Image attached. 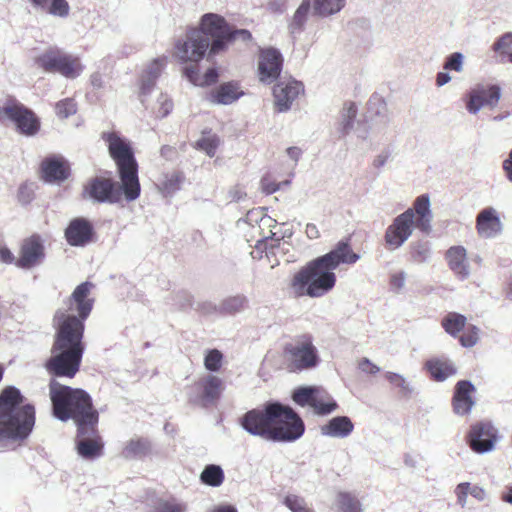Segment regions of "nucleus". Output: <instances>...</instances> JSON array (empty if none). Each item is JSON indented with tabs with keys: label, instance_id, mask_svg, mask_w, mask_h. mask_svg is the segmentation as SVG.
I'll list each match as a JSON object with an SVG mask.
<instances>
[{
	"label": "nucleus",
	"instance_id": "nucleus-63",
	"mask_svg": "<svg viewBox=\"0 0 512 512\" xmlns=\"http://www.w3.org/2000/svg\"><path fill=\"white\" fill-rule=\"evenodd\" d=\"M450 76L448 73L446 72H439L437 74V77H436V84L438 86H443L445 85L446 83H448L450 81Z\"/></svg>",
	"mask_w": 512,
	"mask_h": 512
},
{
	"label": "nucleus",
	"instance_id": "nucleus-14",
	"mask_svg": "<svg viewBox=\"0 0 512 512\" xmlns=\"http://www.w3.org/2000/svg\"><path fill=\"white\" fill-rule=\"evenodd\" d=\"M292 399L302 407L310 406L318 415L329 414L337 408L331 395L318 386L300 387L293 392Z\"/></svg>",
	"mask_w": 512,
	"mask_h": 512
},
{
	"label": "nucleus",
	"instance_id": "nucleus-7",
	"mask_svg": "<svg viewBox=\"0 0 512 512\" xmlns=\"http://www.w3.org/2000/svg\"><path fill=\"white\" fill-rule=\"evenodd\" d=\"M281 360L285 369L292 373L315 368L320 357L312 335L304 333L286 342L282 348Z\"/></svg>",
	"mask_w": 512,
	"mask_h": 512
},
{
	"label": "nucleus",
	"instance_id": "nucleus-6",
	"mask_svg": "<svg viewBox=\"0 0 512 512\" xmlns=\"http://www.w3.org/2000/svg\"><path fill=\"white\" fill-rule=\"evenodd\" d=\"M431 212L427 195L416 198L413 207L398 215L385 232V243L390 250L399 248L417 228L422 232L430 231Z\"/></svg>",
	"mask_w": 512,
	"mask_h": 512
},
{
	"label": "nucleus",
	"instance_id": "nucleus-25",
	"mask_svg": "<svg viewBox=\"0 0 512 512\" xmlns=\"http://www.w3.org/2000/svg\"><path fill=\"white\" fill-rule=\"evenodd\" d=\"M198 30L205 37H215L231 32V27L223 16L215 13H206L201 17Z\"/></svg>",
	"mask_w": 512,
	"mask_h": 512
},
{
	"label": "nucleus",
	"instance_id": "nucleus-21",
	"mask_svg": "<svg viewBox=\"0 0 512 512\" xmlns=\"http://www.w3.org/2000/svg\"><path fill=\"white\" fill-rule=\"evenodd\" d=\"M500 95V88L497 85L478 86L469 92L466 108L474 114L484 106L493 108L498 104Z\"/></svg>",
	"mask_w": 512,
	"mask_h": 512
},
{
	"label": "nucleus",
	"instance_id": "nucleus-46",
	"mask_svg": "<svg viewBox=\"0 0 512 512\" xmlns=\"http://www.w3.org/2000/svg\"><path fill=\"white\" fill-rule=\"evenodd\" d=\"M56 114L60 118H68L77 111V104L72 98L60 100L55 106Z\"/></svg>",
	"mask_w": 512,
	"mask_h": 512
},
{
	"label": "nucleus",
	"instance_id": "nucleus-61",
	"mask_svg": "<svg viewBox=\"0 0 512 512\" xmlns=\"http://www.w3.org/2000/svg\"><path fill=\"white\" fill-rule=\"evenodd\" d=\"M503 170L506 177L512 182V150L510 151L508 158L503 162Z\"/></svg>",
	"mask_w": 512,
	"mask_h": 512
},
{
	"label": "nucleus",
	"instance_id": "nucleus-47",
	"mask_svg": "<svg viewBox=\"0 0 512 512\" xmlns=\"http://www.w3.org/2000/svg\"><path fill=\"white\" fill-rule=\"evenodd\" d=\"M495 51L500 55L507 57L508 61L512 63V33H507L502 36L495 44Z\"/></svg>",
	"mask_w": 512,
	"mask_h": 512
},
{
	"label": "nucleus",
	"instance_id": "nucleus-60",
	"mask_svg": "<svg viewBox=\"0 0 512 512\" xmlns=\"http://www.w3.org/2000/svg\"><path fill=\"white\" fill-rule=\"evenodd\" d=\"M469 494L479 501L484 500L486 496L485 490L482 487L476 485H470Z\"/></svg>",
	"mask_w": 512,
	"mask_h": 512
},
{
	"label": "nucleus",
	"instance_id": "nucleus-18",
	"mask_svg": "<svg viewBox=\"0 0 512 512\" xmlns=\"http://www.w3.org/2000/svg\"><path fill=\"white\" fill-rule=\"evenodd\" d=\"M39 173L44 182L62 183L70 177L71 167L62 155H50L41 161Z\"/></svg>",
	"mask_w": 512,
	"mask_h": 512
},
{
	"label": "nucleus",
	"instance_id": "nucleus-35",
	"mask_svg": "<svg viewBox=\"0 0 512 512\" xmlns=\"http://www.w3.org/2000/svg\"><path fill=\"white\" fill-rule=\"evenodd\" d=\"M336 507L338 512H362L359 499L354 494L345 491L337 493Z\"/></svg>",
	"mask_w": 512,
	"mask_h": 512
},
{
	"label": "nucleus",
	"instance_id": "nucleus-12",
	"mask_svg": "<svg viewBox=\"0 0 512 512\" xmlns=\"http://www.w3.org/2000/svg\"><path fill=\"white\" fill-rule=\"evenodd\" d=\"M36 64L46 72H57L66 78H76L83 71L79 57L51 48L35 59Z\"/></svg>",
	"mask_w": 512,
	"mask_h": 512
},
{
	"label": "nucleus",
	"instance_id": "nucleus-37",
	"mask_svg": "<svg viewBox=\"0 0 512 512\" xmlns=\"http://www.w3.org/2000/svg\"><path fill=\"white\" fill-rule=\"evenodd\" d=\"M442 327L453 337L466 327V317L455 312L448 313L442 320Z\"/></svg>",
	"mask_w": 512,
	"mask_h": 512
},
{
	"label": "nucleus",
	"instance_id": "nucleus-34",
	"mask_svg": "<svg viewBox=\"0 0 512 512\" xmlns=\"http://www.w3.org/2000/svg\"><path fill=\"white\" fill-rule=\"evenodd\" d=\"M167 58L160 57L154 59L149 65L148 69L145 71V78L141 85V91L143 94H146L150 91V89L154 86L155 80L160 75L162 69L166 65Z\"/></svg>",
	"mask_w": 512,
	"mask_h": 512
},
{
	"label": "nucleus",
	"instance_id": "nucleus-30",
	"mask_svg": "<svg viewBox=\"0 0 512 512\" xmlns=\"http://www.w3.org/2000/svg\"><path fill=\"white\" fill-rule=\"evenodd\" d=\"M184 74L194 85L198 86H209L217 82L218 72L215 68L208 69L205 74L201 77L199 75L198 64L186 67Z\"/></svg>",
	"mask_w": 512,
	"mask_h": 512
},
{
	"label": "nucleus",
	"instance_id": "nucleus-57",
	"mask_svg": "<svg viewBox=\"0 0 512 512\" xmlns=\"http://www.w3.org/2000/svg\"><path fill=\"white\" fill-rule=\"evenodd\" d=\"M231 33L233 34V41L236 39H241L242 41L248 42L252 40V34L249 30L246 29H232Z\"/></svg>",
	"mask_w": 512,
	"mask_h": 512
},
{
	"label": "nucleus",
	"instance_id": "nucleus-53",
	"mask_svg": "<svg viewBox=\"0 0 512 512\" xmlns=\"http://www.w3.org/2000/svg\"><path fill=\"white\" fill-rule=\"evenodd\" d=\"M385 378L387 381H389V383L399 388L402 392H406L408 390L407 383L401 375L393 372H387L385 374Z\"/></svg>",
	"mask_w": 512,
	"mask_h": 512
},
{
	"label": "nucleus",
	"instance_id": "nucleus-11",
	"mask_svg": "<svg viewBox=\"0 0 512 512\" xmlns=\"http://www.w3.org/2000/svg\"><path fill=\"white\" fill-rule=\"evenodd\" d=\"M223 390V381L218 376L207 374L192 384L187 401L192 406L206 409L217 404Z\"/></svg>",
	"mask_w": 512,
	"mask_h": 512
},
{
	"label": "nucleus",
	"instance_id": "nucleus-58",
	"mask_svg": "<svg viewBox=\"0 0 512 512\" xmlns=\"http://www.w3.org/2000/svg\"><path fill=\"white\" fill-rule=\"evenodd\" d=\"M405 275L403 272L396 273L391 276V285L397 290L401 289L404 286Z\"/></svg>",
	"mask_w": 512,
	"mask_h": 512
},
{
	"label": "nucleus",
	"instance_id": "nucleus-59",
	"mask_svg": "<svg viewBox=\"0 0 512 512\" xmlns=\"http://www.w3.org/2000/svg\"><path fill=\"white\" fill-rule=\"evenodd\" d=\"M0 260L7 264H11L16 261L12 252L6 247L0 248Z\"/></svg>",
	"mask_w": 512,
	"mask_h": 512
},
{
	"label": "nucleus",
	"instance_id": "nucleus-9",
	"mask_svg": "<svg viewBox=\"0 0 512 512\" xmlns=\"http://www.w3.org/2000/svg\"><path fill=\"white\" fill-rule=\"evenodd\" d=\"M7 119L20 135L36 136L41 130V120L37 114L21 102L13 99L0 106V120Z\"/></svg>",
	"mask_w": 512,
	"mask_h": 512
},
{
	"label": "nucleus",
	"instance_id": "nucleus-23",
	"mask_svg": "<svg viewBox=\"0 0 512 512\" xmlns=\"http://www.w3.org/2000/svg\"><path fill=\"white\" fill-rule=\"evenodd\" d=\"M502 224L496 210L487 207L480 211L476 218V230L479 236L491 238L500 233Z\"/></svg>",
	"mask_w": 512,
	"mask_h": 512
},
{
	"label": "nucleus",
	"instance_id": "nucleus-44",
	"mask_svg": "<svg viewBox=\"0 0 512 512\" xmlns=\"http://www.w3.org/2000/svg\"><path fill=\"white\" fill-rule=\"evenodd\" d=\"M284 504L292 512H315L311 507L308 506L305 499L298 495H294V494L287 495L285 497Z\"/></svg>",
	"mask_w": 512,
	"mask_h": 512
},
{
	"label": "nucleus",
	"instance_id": "nucleus-50",
	"mask_svg": "<svg viewBox=\"0 0 512 512\" xmlns=\"http://www.w3.org/2000/svg\"><path fill=\"white\" fill-rule=\"evenodd\" d=\"M34 198V189L31 183H23L20 185L17 193V199L22 204H28Z\"/></svg>",
	"mask_w": 512,
	"mask_h": 512
},
{
	"label": "nucleus",
	"instance_id": "nucleus-55",
	"mask_svg": "<svg viewBox=\"0 0 512 512\" xmlns=\"http://www.w3.org/2000/svg\"><path fill=\"white\" fill-rule=\"evenodd\" d=\"M358 367L362 372L367 374H376L380 371V368L368 358H362L358 363Z\"/></svg>",
	"mask_w": 512,
	"mask_h": 512
},
{
	"label": "nucleus",
	"instance_id": "nucleus-27",
	"mask_svg": "<svg viewBox=\"0 0 512 512\" xmlns=\"http://www.w3.org/2000/svg\"><path fill=\"white\" fill-rule=\"evenodd\" d=\"M77 437L81 438L77 442V451L82 457L93 459L102 455L103 443L97 429L94 435L79 436L77 434Z\"/></svg>",
	"mask_w": 512,
	"mask_h": 512
},
{
	"label": "nucleus",
	"instance_id": "nucleus-41",
	"mask_svg": "<svg viewBox=\"0 0 512 512\" xmlns=\"http://www.w3.org/2000/svg\"><path fill=\"white\" fill-rule=\"evenodd\" d=\"M430 257L428 242H416L410 247V258L415 263H424Z\"/></svg>",
	"mask_w": 512,
	"mask_h": 512
},
{
	"label": "nucleus",
	"instance_id": "nucleus-16",
	"mask_svg": "<svg viewBox=\"0 0 512 512\" xmlns=\"http://www.w3.org/2000/svg\"><path fill=\"white\" fill-rule=\"evenodd\" d=\"M284 58L274 47L261 48L258 55V79L264 84L276 81L283 69Z\"/></svg>",
	"mask_w": 512,
	"mask_h": 512
},
{
	"label": "nucleus",
	"instance_id": "nucleus-19",
	"mask_svg": "<svg viewBox=\"0 0 512 512\" xmlns=\"http://www.w3.org/2000/svg\"><path fill=\"white\" fill-rule=\"evenodd\" d=\"M303 93L302 82L295 79L279 80L273 87L274 105L277 111L289 110L292 103Z\"/></svg>",
	"mask_w": 512,
	"mask_h": 512
},
{
	"label": "nucleus",
	"instance_id": "nucleus-1",
	"mask_svg": "<svg viewBox=\"0 0 512 512\" xmlns=\"http://www.w3.org/2000/svg\"><path fill=\"white\" fill-rule=\"evenodd\" d=\"M93 288L94 284L89 281L79 284L65 301V308L54 314L56 332L52 356L46 362V369L54 376L73 378L80 369L85 350V321L94 306Z\"/></svg>",
	"mask_w": 512,
	"mask_h": 512
},
{
	"label": "nucleus",
	"instance_id": "nucleus-31",
	"mask_svg": "<svg viewBox=\"0 0 512 512\" xmlns=\"http://www.w3.org/2000/svg\"><path fill=\"white\" fill-rule=\"evenodd\" d=\"M310 12V1L303 0L299 7L294 12L291 21L289 22L288 29L293 35L299 34L304 30L305 23L307 22Z\"/></svg>",
	"mask_w": 512,
	"mask_h": 512
},
{
	"label": "nucleus",
	"instance_id": "nucleus-43",
	"mask_svg": "<svg viewBox=\"0 0 512 512\" xmlns=\"http://www.w3.org/2000/svg\"><path fill=\"white\" fill-rule=\"evenodd\" d=\"M218 145L219 138L215 134L203 135L196 143V146L210 157L215 155Z\"/></svg>",
	"mask_w": 512,
	"mask_h": 512
},
{
	"label": "nucleus",
	"instance_id": "nucleus-3",
	"mask_svg": "<svg viewBox=\"0 0 512 512\" xmlns=\"http://www.w3.org/2000/svg\"><path fill=\"white\" fill-rule=\"evenodd\" d=\"M358 259L359 255L353 252L348 242H338L333 250L308 262L293 276L290 283L293 295L312 298L325 295L336 284L334 270L342 263L354 264Z\"/></svg>",
	"mask_w": 512,
	"mask_h": 512
},
{
	"label": "nucleus",
	"instance_id": "nucleus-4",
	"mask_svg": "<svg viewBox=\"0 0 512 512\" xmlns=\"http://www.w3.org/2000/svg\"><path fill=\"white\" fill-rule=\"evenodd\" d=\"M53 415L61 420H73L79 436L96 433L99 413L94 408L91 396L79 388L62 385L57 381L49 384Z\"/></svg>",
	"mask_w": 512,
	"mask_h": 512
},
{
	"label": "nucleus",
	"instance_id": "nucleus-2",
	"mask_svg": "<svg viewBox=\"0 0 512 512\" xmlns=\"http://www.w3.org/2000/svg\"><path fill=\"white\" fill-rule=\"evenodd\" d=\"M102 139L107 144L108 153L114 161L119 183L111 177L91 178L83 189V197L99 203H120L135 201L141 194L139 165L132 142L117 132H104Z\"/></svg>",
	"mask_w": 512,
	"mask_h": 512
},
{
	"label": "nucleus",
	"instance_id": "nucleus-32",
	"mask_svg": "<svg viewBox=\"0 0 512 512\" xmlns=\"http://www.w3.org/2000/svg\"><path fill=\"white\" fill-rule=\"evenodd\" d=\"M36 7L41 8L46 13L66 17L69 14V4L66 0H30Z\"/></svg>",
	"mask_w": 512,
	"mask_h": 512
},
{
	"label": "nucleus",
	"instance_id": "nucleus-36",
	"mask_svg": "<svg viewBox=\"0 0 512 512\" xmlns=\"http://www.w3.org/2000/svg\"><path fill=\"white\" fill-rule=\"evenodd\" d=\"M346 0H313V9L316 15L327 17L338 13Z\"/></svg>",
	"mask_w": 512,
	"mask_h": 512
},
{
	"label": "nucleus",
	"instance_id": "nucleus-56",
	"mask_svg": "<svg viewBox=\"0 0 512 512\" xmlns=\"http://www.w3.org/2000/svg\"><path fill=\"white\" fill-rule=\"evenodd\" d=\"M261 187L266 194H272L279 189V184L276 183L271 177L265 176L261 180Z\"/></svg>",
	"mask_w": 512,
	"mask_h": 512
},
{
	"label": "nucleus",
	"instance_id": "nucleus-48",
	"mask_svg": "<svg viewBox=\"0 0 512 512\" xmlns=\"http://www.w3.org/2000/svg\"><path fill=\"white\" fill-rule=\"evenodd\" d=\"M464 332L461 336H459V341L464 347H472L474 346L479 339V330L474 325L466 326Z\"/></svg>",
	"mask_w": 512,
	"mask_h": 512
},
{
	"label": "nucleus",
	"instance_id": "nucleus-54",
	"mask_svg": "<svg viewBox=\"0 0 512 512\" xmlns=\"http://www.w3.org/2000/svg\"><path fill=\"white\" fill-rule=\"evenodd\" d=\"M470 483L463 482L457 485L455 494L457 496V502L461 507L466 505L467 495L469 494Z\"/></svg>",
	"mask_w": 512,
	"mask_h": 512
},
{
	"label": "nucleus",
	"instance_id": "nucleus-29",
	"mask_svg": "<svg viewBox=\"0 0 512 512\" xmlns=\"http://www.w3.org/2000/svg\"><path fill=\"white\" fill-rule=\"evenodd\" d=\"M425 367L435 381H444L456 373L453 364L445 359H430L426 362Z\"/></svg>",
	"mask_w": 512,
	"mask_h": 512
},
{
	"label": "nucleus",
	"instance_id": "nucleus-45",
	"mask_svg": "<svg viewBox=\"0 0 512 512\" xmlns=\"http://www.w3.org/2000/svg\"><path fill=\"white\" fill-rule=\"evenodd\" d=\"M247 300L243 296L229 297L222 303V310L229 314H235L242 311L246 306Z\"/></svg>",
	"mask_w": 512,
	"mask_h": 512
},
{
	"label": "nucleus",
	"instance_id": "nucleus-17",
	"mask_svg": "<svg viewBox=\"0 0 512 512\" xmlns=\"http://www.w3.org/2000/svg\"><path fill=\"white\" fill-rule=\"evenodd\" d=\"M45 258V246L42 237L34 233L21 242L15 265L22 269H31L40 265Z\"/></svg>",
	"mask_w": 512,
	"mask_h": 512
},
{
	"label": "nucleus",
	"instance_id": "nucleus-38",
	"mask_svg": "<svg viewBox=\"0 0 512 512\" xmlns=\"http://www.w3.org/2000/svg\"><path fill=\"white\" fill-rule=\"evenodd\" d=\"M185 503L177 501L175 498H159L151 506L148 512H186Z\"/></svg>",
	"mask_w": 512,
	"mask_h": 512
},
{
	"label": "nucleus",
	"instance_id": "nucleus-52",
	"mask_svg": "<svg viewBox=\"0 0 512 512\" xmlns=\"http://www.w3.org/2000/svg\"><path fill=\"white\" fill-rule=\"evenodd\" d=\"M286 0H269L265 4V9L271 14H282L286 11Z\"/></svg>",
	"mask_w": 512,
	"mask_h": 512
},
{
	"label": "nucleus",
	"instance_id": "nucleus-62",
	"mask_svg": "<svg viewBox=\"0 0 512 512\" xmlns=\"http://www.w3.org/2000/svg\"><path fill=\"white\" fill-rule=\"evenodd\" d=\"M305 232L310 239H316L319 237V230L315 224H307Z\"/></svg>",
	"mask_w": 512,
	"mask_h": 512
},
{
	"label": "nucleus",
	"instance_id": "nucleus-28",
	"mask_svg": "<svg viewBox=\"0 0 512 512\" xmlns=\"http://www.w3.org/2000/svg\"><path fill=\"white\" fill-rule=\"evenodd\" d=\"M354 429V425L347 416H337L332 418L326 425L321 427L323 435L331 437H347Z\"/></svg>",
	"mask_w": 512,
	"mask_h": 512
},
{
	"label": "nucleus",
	"instance_id": "nucleus-8",
	"mask_svg": "<svg viewBox=\"0 0 512 512\" xmlns=\"http://www.w3.org/2000/svg\"><path fill=\"white\" fill-rule=\"evenodd\" d=\"M274 410L277 416L272 421V441L293 442L304 434V422L290 406L274 402Z\"/></svg>",
	"mask_w": 512,
	"mask_h": 512
},
{
	"label": "nucleus",
	"instance_id": "nucleus-40",
	"mask_svg": "<svg viewBox=\"0 0 512 512\" xmlns=\"http://www.w3.org/2000/svg\"><path fill=\"white\" fill-rule=\"evenodd\" d=\"M224 356L218 349L207 350L204 357V366L210 372H218L223 365Z\"/></svg>",
	"mask_w": 512,
	"mask_h": 512
},
{
	"label": "nucleus",
	"instance_id": "nucleus-33",
	"mask_svg": "<svg viewBox=\"0 0 512 512\" xmlns=\"http://www.w3.org/2000/svg\"><path fill=\"white\" fill-rule=\"evenodd\" d=\"M151 451V443L146 438L131 439L123 449L126 458H141Z\"/></svg>",
	"mask_w": 512,
	"mask_h": 512
},
{
	"label": "nucleus",
	"instance_id": "nucleus-26",
	"mask_svg": "<svg viewBox=\"0 0 512 512\" xmlns=\"http://www.w3.org/2000/svg\"><path fill=\"white\" fill-rule=\"evenodd\" d=\"M445 258L449 268L459 278L465 279L468 277L467 252L463 246L450 247L445 254Z\"/></svg>",
	"mask_w": 512,
	"mask_h": 512
},
{
	"label": "nucleus",
	"instance_id": "nucleus-42",
	"mask_svg": "<svg viewBox=\"0 0 512 512\" xmlns=\"http://www.w3.org/2000/svg\"><path fill=\"white\" fill-rule=\"evenodd\" d=\"M212 42H209V54L216 55L226 50L227 45L233 42V34L231 32L224 33L215 37H211Z\"/></svg>",
	"mask_w": 512,
	"mask_h": 512
},
{
	"label": "nucleus",
	"instance_id": "nucleus-15",
	"mask_svg": "<svg viewBox=\"0 0 512 512\" xmlns=\"http://www.w3.org/2000/svg\"><path fill=\"white\" fill-rule=\"evenodd\" d=\"M498 438V430L491 422L479 421L471 425L466 441L474 452L483 454L495 448Z\"/></svg>",
	"mask_w": 512,
	"mask_h": 512
},
{
	"label": "nucleus",
	"instance_id": "nucleus-10",
	"mask_svg": "<svg viewBox=\"0 0 512 512\" xmlns=\"http://www.w3.org/2000/svg\"><path fill=\"white\" fill-rule=\"evenodd\" d=\"M209 49V38L198 28H189L184 37L175 41L172 56L181 64H198Z\"/></svg>",
	"mask_w": 512,
	"mask_h": 512
},
{
	"label": "nucleus",
	"instance_id": "nucleus-49",
	"mask_svg": "<svg viewBox=\"0 0 512 512\" xmlns=\"http://www.w3.org/2000/svg\"><path fill=\"white\" fill-rule=\"evenodd\" d=\"M182 181L181 175L177 172L165 175V179L161 182V189L166 193H173L180 188Z\"/></svg>",
	"mask_w": 512,
	"mask_h": 512
},
{
	"label": "nucleus",
	"instance_id": "nucleus-13",
	"mask_svg": "<svg viewBox=\"0 0 512 512\" xmlns=\"http://www.w3.org/2000/svg\"><path fill=\"white\" fill-rule=\"evenodd\" d=\"M276 416L274 402L268 403L263 409L256 408L246 412L240 419V425L249 434L272 441V421Z\"/></svg>",
	"mask_w": 512,
	"mask_h": 512
},
{
	"label": "nucleus",
	"instance_id": "nucleus-64",
	"mask_svg": "<svg viewBox=\"0 0 512 512\" xmlns=\"http://www.w3.org/2000/svg\"><path fill=\"white\" fill-rule=\"evenodd\" d=\"M213 512H237L236 508L232 505L217 506Z\"/></svg>",
	"mask_w": 512,
	"mask_h": 512
},
{
	"label": "nucleus",
	"instance_id": "nucleus-20",
	"mask_svg": "<svg viewBox=\"0 0 512 512\" xmlns=\"http://www.w3.org/2000/svg\"><path fill=\"white\" fill-rule=\"evenodd\" d=\"M64 236L70 246L84 247L94 240V226L88 219L76 217L69 222Z\"/></svg>",
	"mask_w": 512,
	"mask_h": 512
},
{
	"label": "nucleus",
	"instance_id": "nucleus-51",
	"mask_svg": "<svg viewBox=\"0 0 512 512\" xmlns=\"http://www.w3.org/2000/svg\"><path fill=\"white\" fill-rule=\"evenodd\" d=\"M462 60L463 57L461 53H453L447 58L444 69L460 72L462 70Z\"/></svg>",
	"mask_w": 512,
	"mask_h": 512
},
{
	"label": "nucleus",
	"instance_id": "nucleus-22",
	"mask_svg": "<svg viewBox=\"0 0 512 512\" xmlns=\"http://www.w3.org/2000/svg\"><path fill=\"white\" fill-rule=\"evenodd\" d=\"M475 392V387L470 381L460 380L457 382L452 397L453 411L458 415H467L470 413L474 400L472 394Z\"/></svg>",
	"mask_w": 512,
	"mask_h": 512
},
{
	"label": "nucleus",
	"instance_id": "nucleus-39",
	"mask_svg": "<svg viewBox=\"0 0 512 512\" xmlns=\"http://www.w3.org/2000/svg\"><path fill=\"white\" fill-rule=\"evenodd\" d=\"M200 479L206 485L218 487L224 481V473L220 466L210 464L204 468Z\"/></svg>",
	"mask_w": 512,
	"mask_h": 512
},
{
	"label": "nucleus",
	"instance_id": "nucleus-5",
	"mask_svg": "<svg viewBox=\"0 0 512 512\" xmlns=\"http://www.w3.org/2000/svg\"><path fill=\"white\" fill-rule=\"evenodd\" d=\"M34 425V406L23 405V396L17 388H4L0 393V441H22L29 436Z\"/></svg>",
	"mask_w": 512,
	"mask_h": 512
},
{
	"label": "nucleus",
	"instance_id": "nucleus-24",
	"mask_svg": "<svg viewBox=\"0 0 512 512\" xmlns=\"http://www.w3.org/2000/svg\"><path fill=\"white\" fill-rule=\"evenodd\" d=\"M243 94L237 81H229L211 90L207 99L214 104L228 105L238 100Z\"/></svg>",
	"mask_w": 512,
	"mask_h": 512
}]
</instances>
